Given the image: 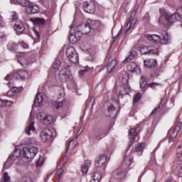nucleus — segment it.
Returning a JSON list of instances; mask_svg holds the SVG:
<instances>
[{
	"label": "nucleus",
	"mask_w": 182,
	"mask_h": 182,
	"mask_svg": "<svg viewBox=\"0 0 182 182\" xmlns=\"http://www.w3.org/2000/svg\"><path fill=\"white\" fill-rule=\"evenodd\" d=\"M181 127H182V122L180 121H178L176 123V126L175 127L173 130L178 132H180V130H181Z\"/></svg>",
	"instance_id": "obj_48"
},
{
	"label": "nucleus",
	"mask_w": 182,
	"mask_h": 182,
	"mask_svg": "<svg viewBox=\"0 0 182 182\" xmlns=\"http://www.w3.org/2000/svg\"><path fill=\"white\" fill-rule=\"evenodd\" d=\"M33 32L36 37H32L33 39H36L37 41H39L41 38V34H39V31H36V28H33Z\"/></svg>",
	"instance_id": "obj_47"
},
{
	"label": "nucleus",
	"mask_w": 182,
	"mask_h": 182,
	"mask_svg": "<svg viewBox=\"0 0 182 182\" xmlns=\"http://www.w3.org/2000/svg\"><path fill=\"white\" fill-rule=\"evenodd\" d=\"M64 103H65V100L55 101V102H52V107H53V109H60V107H62L63 106Z\"/></svg>",
	"instance_id": "obj_34"
},
{
	"label": "nucleus",
	"mask_w": 182,
	"mask_h": 182,
	"mask_svg": "<svg viewBox=\"0 0 182 182\" xmlns=\"http://www.w3.org/2000/svg\"><path fill=\"white\" fill-rule=\"evenodd\" d=\"M166 17L168 23H174L176 21H181L182 9H177L176 12L173 14H171L169 12H166Z\"/></svg>",
	"instance_id": "obj_3"
},
{
	"label": "nucleus",
	"mask_w": 182,
	"mask_h": 182,
	"mask_svg": "<svg viewBox=\"0 0 182 182\" xmlns=\"http://www.w3.org/2000/svg\"><path fill=\"white\" fill-rule=\"evenodd\" d=\"M133 163V152H131L128 156H124V161L122 162V166H131Z\"/></svg>",
	"instance_id": "obj_23"
},
{
	"label": "nucleus",
	"mask_w": 182,
	"mask_h": 182,
	"mask_svg": "<svg viewBox=\"0 0 182 182\" xmlns=\"http://www.w3.org/2000/svg\"><path fill=\"white\" fill-rule=\"evenodd\" d=\"M9 102V101L8 100H4L0 99V107H4V106H6V104Z\"/></svg>",
	"instance_id": "obj_52"
},
{
	"label": "nucleus",
	"mask_w": 182,
	"mask_h": 182,
	"mask_svg": "<svg viewBox=\"0 0 182 182\" xmlns=\"http://www.w3.org/2000/svg\"><path fill=\"white\" fill-rule=\"evenodd\" d=\"M60 66V61L59 60H55L53 64V68H54V70H58Z\"/></svg>",
	"instance_id": "obj_46"
},
{
	"label": "nucleus",
	"mask_w": 182,
	"mask_h": 182,
	"mask_svg": "<svg viewBox=\"0 0 182 182\" xmlns=\"http://www.w3.org/2000/svg\"><path fill=\"white\" fill-rule=\"evenodd\" d=\"M77 38H82V31H80V33L77 35Z\"/></svg>",
	"instance_id": "obj_63"
},
{
	"label": "nucleus",
	"mask_w": 182,
	"mask_h": 182,
	"mask_svg": "<svg viewBox=\"0 0 182 182\" xmlns=\"http://www.w3.org/2000/svg\"><path fill=\"white\" fill-rule=\"evenodd\" d=\"M141 52L144 55H147V53H150L151 55H159V50L156 48H151V47H144L141 50Z\"/></svg>",
	"instance_id": "obj_17"
},
{
	"label": "nucleus",
	"mask_w": 182,
	"mask_h": 182,
	"mask_svg": "<svg viewBox=\"0 0 182 182\" xmlns=\"http://www.w3.org/2000/svg\"><path fill=\"white\" fill-rule=\"evenodd\" d=\"M141 99V94L140 92H138L134 97V101L135 103H137L138 102H140V100Z\"/></svg>",
	"instance_id": "obj_50"
},
{
	"label": "nucleus",
	"mask_w": 182,
	"mask_h": 182,
	"mask_svg": "<svg viewBox=\"0 0 182 182\" xmlns=\"http://www.w3.org/2000/svg\"><path fill=\"white\" fill-rule=\"evenodd\" d=\"M136 11H134L132 12L129 19V21L127 24V26H129V29H132V28H134V26L136 25V22H137V18L134 17V16L136 15Z\"/></svg>",
	"instance_id": "obj_20"
},
{
	"label": "nucleus",
	"mask_w": 182,
	"mask_h": 182,
	"mask_svg": "<svg viewBox=\"0 0 182 182\" xmlns=\"http://www.w3.org/2000/svg\"><path fill=\"white\" fill-rule=\"evenodd\" d=\"M92 166V161L90 160H86L84 165L81 166V170L82 171V176H86L87 171H89V167Z\"/></svg>",
	"instance_id": "obj_24"
},
{
	"label": "nucleus",
	"mask_w": 182,
	"mask_h": 182,
	"mask_svg": "<svg viewBox=\"0 0 182 182\" xmlns=\"http://www.w3.org/2000/svg\"><path fill=\"white\" fill-rule=\"evenodd\" d=\"M159 42H161V43L162 45H167V43H168V42H170V38L168 37V33H167L166 31H164L162 33V38L160 37Z\"/></svg>",
	"instance_id": "obj_28"
},
{
	"label": "nucleus",
	"mask_w": 182,
	"mask_h": 182,
	"mask_svg": "<svg viewBox=\"0 0 182 182\" xmlns=\"http://www.w3.org/2000/svg\"><path fill=\"white\" fill-rule=\"evenodd\" d=\"M146 38L149 39L151 42L154 43H157V42H160V36L156 34H146Z\"/></svg>",
	"instance_id": "obj_27"
},
{
	"label": "nucleus",
	"mask_w": 182,
	"mask_h": 182,
	"mask_svg": "<svg viewBox=\"0 0 182 182\" xmlns=\"http://www.w3.org/2000/svg\"><path fill=\"white\" fill-rule=\"evenodd\" d=\"M104 109L106 116H113V114L117 113V109H116L114 106L107 102L104 105Z\"/></svg>",
	"instance_id": "obj_10"
},
{
	"label": "nucleus",
	"mask_w": 182,
	"mask_h": 182,
	"mask_svg": "<svg viewBox=\"0 0 182 182\" xmlns=\"http://www.w3.org/2000/svg\"><path fill=\"white\" fill-rule=\"evenodd\" d=\"M44 160L45 159L43 158V156H40L36 162L37 166H42L43 164Z\"/></svg>",
	"instance_id": "obj_51"
},
{
	"label": "nucleus",
	"mask_w": 182,
	"mask_h": 182,
	"mask_svg": "<svg viewBox=\"0 0 182 182\" xmlns=\"http://www.w3.org/2000/svg\"><path fill=\"white\" fill-rule=\"evenodd\" d=\"M20 46H22L23 49H28V48H29V46L23 41L20 43Z\"/></svg>",
	"instance_id": "obj_55"
},
{
	"label": "nucleus",
	"mask_w": 182,
	"mask_h": 182,
	"mask_svg": "<svg viewBox=\"0 0 182 182\" xmlns=\"http://www.w3.org/2000/svg\"><path fill=\"white\" fill-rule=\"evenodd\" d=\"M69 160V158L68 157V156H65L63 161V164H65V163H68V161Z\"/></svg>",
	"instance_id": "obj_61"
},
{
	"label": "nucleus",
	"mask_w": 182,
	"mask_h": 182,
	"mask_svg": "<svg viewBox=\"0 0 182 182\" xmlns=\"http://www.w3.org/2000/svg\"><path fill=\"white\" fill-rule=\"evenodd\" d=\"M56 136V131L53 129L43 128L40 133V138L43 143L50 141L52 137Z\"/></svg>",
	"instance_id": "obj_2"
},
{
	"label": "nucleus",
	"mask_w": 182,
	"mask_h": 182,
	"mask_svg": "<svg viewBox=\"0 0 182 182\" xmlns=\"http://www.w3.org/2000/svg\"><path fill=\"white\" fill-rule=\"evenodd\" d=\"M106 156L100 155L95 160V167L100 168V167H103L106 164Z\"/></svg>",
	"instance_id": "obj_14"
},
{
	"label": "nucleus",
	"mask_w": 182,
	"mask_h": 182,
	"mask_svg": "<svg viewBox=\"0 0 182 182\" xmlns=\"http://www.w3.org/2000/svg\"><path fill=\"white\" fill-rule=\"evenodd\" d=\"M0 25L1 26H5V22L4 21V18L0 16Z\"/></svg>",
	"instance_id": "obj_59"
},
{
	"label": "nucleus",
	"mask_w": 182,
	"mask_h": 182,
	"mask_svg": "<svg viewBox=\"0 0 182 182\" xmlns=\"http://www.w3.org/2000/svg\"><path fill=\"white\" fill-rule=\"evenodd\" d=\"M14 25V30L17 32L18 35L23 33L25 31V26H23V23L21 21L16 22Z\"/></svg>",
	"instance_id": "obj_19"
},
{
	"label": "nucleus",
	"mask_w": 182,
	"mask_h": 182,
	"mask_svg": "<svg viewBox=\"0 0 182 182\" xmlns=\"http://www.w3.org/2000/svg\"><path fill=\"white\" fill-rule=\"evenodd\" d=\"M144 65L150 69L155 68L157 65V60L147 59L144 61Z\"/></svg>",
	"instance_id": "obj_25"
},
{
	"label": "nucleus",
	"mask_w": 182,
	"mask_h": 182,
	"mask_svg": "<svg viewBox=\"0 0 182 182\" xmlns=\"http://www.w3.org/2000/svg\"><path fill=\"white\" fill-rule=\"evenodd\" d=\"M117 65V60H111L107 65V73H112V72H113V69L116 68Z\"/></svg>",
	"instance_id": "obj_26"
},
{
	"label": "nucleus",
	"mask_w": 182,
	"mask_h": 182,
	"mask_svg": "<svg viewBox=\"0 0 182 182\" xmlns=\"http://www.w3.org/2000/svg\"><path fill=\"white\" fill-rule=\"evenodd\" d=\"M161 106H163V103L161 102L159 106L157 107H156L151 112V114H156V113H157L159 109H160V107H161Z\"/></svg>",
	"instance_id": "obj_53"
},
{
	"label": "nucleus",
	"mask_w": 182,
	"mask_h": 182,
	"mask_svg": "<svg viewBox=\"0 0 182 182\" xmlns=\"http://www.w3.org/2000/svg\"><path fill=\"white\" fill-rule=\"evenodd\" d=\"M177 134H178V132L176 131V129H173L172 133L171 134V139H174L177 136Z\"/></svg>",
	"instance_id": "obj_54"
},
{
	"label": "nucleus",
	"mask_w": 182,
	"mask_h": 182,
	"mask_svg": "<svg viewBox=\"0 0 182 182\" xmlns=\"http://www.w3.org/2000/svg\"><path fill=\"white\" fill-rule=\"evenodd\" d=\"M6 42V34L5 33H0V45Z\"/></svg>",
	"instance_id": "obj_45"
},
{
	"label": "nucleus",
	"mask_w": 182,
	"mask_h": 182,
	"mask_svg": "<svg viewBox=\"0 0 182 182\" xmlns=\"http://www.w3.org/2000/svg\"><path fill=\"white\" fill-rule=\"evenodd\" d=\"M77 33H80V31H75V27H71L70 36L69 41L70 43H76L77 42Z\"/></svg>",
	"instance_id": "obj_18"
},
{
	"label": "nucleus",
	"mask_w": 182,
	"mask_h": 182,
	"mask_svg": "<svg viewBox=\"0 0 182 182\" xmlns=\"http://www.w3.org/2000/svg\"><path fill=\"white\" fill-rule=\"evenodd\" d=\"M174 172L178 177H182V164H178L174 169Z\"/></svg>",
	"instance_id": "obj_36"
},
{
	"label": "nucleus",
	"mask_w": 182,
	"mask_h": 182,
	"mask_svg": "<svg viewBox=\"0 0 182 182\" xmlns=\"http://www.w3.org/2000/svg\"><path fill=\"white\" fill-rule=\"evenodd\" d=\"M21 182H28V178H23L21 181Z\"/></svg>",
	"instance_id": "obj_64"
},
{
	"label": "nucleus",
	"mask_w": 182,
	"mask_h": 182,
	"mask_svg": "<svg viewBox=\"0 0 182 182\" xmlns=\"http://www.w3.org/2000/svg\"><path fill=\"white\" fill-rule=\"evenodd\" d=\"M122 82L126 85L125 87H124V92L123 91H120L119 92V95H126V93H127V90H129V86L127 85H129V81L127 80V79L123 77L122 78Z\"/></svg>",
	"instance_id": "obj_38"
},
{
	"label": "nucleus",
	"mask_w": 182,
	"mask_h": 182,
	"mask_svg": "<svg viewBox=\"0 0 182 182\" xmlns=\"http://www.w3.org/2000/svg\"><path fill=\"white\" fill-rule=\"evenodd\" d=\"M127 70L128 72H132V73H140V68L137 66V64L136 63H129L127 66Z\"/></svg>",
	"instance_id": "obj_16"
},
{
	"label": "nucleus",
	"mask_w": 182,
	"mask_h": 182,
	"mask_svg": "<svg viewBox=\"0 0 182 182\" xmlns=\"http://www.w3.org/2000/svg\"><path fill=\"white\" fill-rule=\"evenodd\" d=\"M19 18H18V14L16 12L14 11L11 15V23L12 25L16 23V22H19Z\"/></svg>",
	"instance_id": "obj_40"
},
{
	"label": "nucleus",
	"mask_w": 182,
	"mask_h": 182,
	"mask_svg": "<svg viewBox=\"0 0 182 182\" xmlns=\"http://www.w3.org/2000/svg\"><path fill=\"white\" fill-rule=\"evenodd\" d=\"M21 153H22L21 151H14L12 156H9L7 160L6 161V163L4 165L3 170H6V168H9L11 166H12L15 161L19 158V156H21Z\"/></svg>",
	"instance_id": "obj_5"
},
{
	"label": "nucleus",
	"mask_w": 182,
	"mask_h": 182,
	"mask_svg": "<svg viewBox=\"0 0 182 182\" xmlns=\"http://www.w3.org/2000/svg\"><path fill=\"white\" fill-rule=\"evenodd\" d=\"M92 22V20L89 19L87 21V23L85 24L84 27V33H90L92 29H93V27L90 25Z\"/></svg>",
	"instance_id": "obj_32"
},
{
	"label": "nucleus",
	"mask_w": 182,
	"mask_h": 182,
	"mask_svg": "<svg viewBox=\"0 0 182 182\" xmlns=\"http://www.w3.org/2000/svg\"><path fill=\"white\" fill-rule=\"evenodd\" d=\"M165 182H176V181L173 178H169V179H167Z\"/></svg>",
	"instance_id": "obj_62"
},
{
	"label": "nucleus",
	"mask_w": 182,
	"mask_h": 182,
	"mask_svg": "<svg viewBox=\"0 0 182 182\" xmlns=\"http://www.w3.org/2000/svg\"><path fill=\"white\" fill-rule=\"evenodd\" d=\"M37 119L39 122L44 124L45 126H49V124H52L53 122V117L46 112H40L37 115Z\"/></svg>",
	"instance_id": "obj_4"
},
{
	"label": "nucleus",
	"mask_w": 182,
	"mask_h": 182,
	"mask_svg": "<svg viewBox=\"0 0 182 182\" xmlns=\"http://www.w3.org/2000/svg\"><path fill=\"white\" fill-rule=\"evenodd\" d=\"M144 19H150V14L149 13H146L145 15L144 16Z\"/></svg>",
	"instance_id": "obj_60"
},
{
	"label": "nucleus",
	"mask_w": 182,
	"mask_h": 182,
	"mask_svg": "<svg viewBox=\"0 0 182 182\" xmlns=\"http://www.w3.org/2000/svg\"><path fill=\"white\" fill-rule=\"evenodd\" d=\"M143 150H144V144L143 143H137L136 144V151L138 156H141L143 154Z\"/></svg>",
	"instance_id": "obj_30"
},
{
	"label": "nucleus",
	"mask_w": 182,
	"mask_h": 182,
	"mask_svg": "<svg viewBox=\"0 0 182 182\" xmlns=\"http://www.w3.org/2000/svg\"><path fill=\"white\" fill-rule=\"evenodd\" d=\"M69 114V112H68V111H66L65 113H61L60 114V117H62V119L66 117V116H68Z\"/></svg>",
	"instance_id": "obj_58"
},
{
	"label": "nucleus",
	"mask_w": 182,
	"mask_h": 182,
	"mask_svg": "<svg viewBox=\"0 0 182 182\" xmlns=\"http://www.w3.org/2000/svg\"><path fill=\"white\" fill-rule=\"evenodd\" d=\"M39 151V149L35 146L29 145L28 146H26L23 149L21 152V159L23 161H31L35 159L36 154Z\"/></svg>",
	"instance_id": "obj_1"
},
{
	"label": "nucleus",
	"mask_w": 182,
	"mask_h": 182,
	"mask_svg": "<svg viewBox=\"0 0 182 182\" xmlns=\"http://www.w3.org/2000/svg\"><path fill=\"white\" fill-rule=\"evenodd\" d=\"M31 21L33 23L34 25H42L45 23V20L41 18H31Z\"/></svg>",
	"instance_id": "obj_37"
},
{
	"label": "nucleus",
	"mask_w": 182,
	"mask_h": 182,
	"mask_svg": "<svg viewBox=\"0 0 182 182\" xmlns=\"http://www.w3.org/2000/svg\"><path fill=\"white\" fill-rule=\"evenodd\" d=\"M136 50H132L128 57H126V58L123 60V63H127L128 62H130V60H133L134 58H136Z\"/></svg>",
	"instance_id": "obj_33"
},
{
	"label": "nucleus",
	"mask_w": 182,
	"mask_h": 182,
	"mask_svg": "<svg viewBox=\"0 0 182 182\" xmlns=\"http://www.w3.org/2000/svg\"><path fill=\"white\" fill-rule=\"evenodd\" d=\"M17 2L21 6H28L31 1L29 0H17Z\"/></svg>",
	"instance_id": "obj_44"
},
{
	"label": "nucleus",
	"mask_w": 182,
	"mask_h": 182,
	"mask_svg": "<svg viewBox=\"0 0 182 182\" xmlns=\"http://www.w3.org/2000/svg\"><path fill=\"white\" fill-rule=\"evenodd\" d=\"M36 131V129L35 128V122L30 119L28 122V126L25 130V132L26 134H28V136H31V134H32V133H35Z\"/></svg>",
	"instance_id": "obj_13"
},
{
	"label": "nucleus",
	"mask_w": 182,
	"mask_h": 182,
	"mask_svg": "<svg viewBox=\"0 0 182 182\" xmlns=\"http://www.w3.org/2000/svg\"><path fill=\"white\" fill-rule=\"evenodd\" d=\"M85 130V126H82L77 132V134H80Z\"/></svg>",
	"instance_id": "obj_57"
},
{
	"label": "nucleus",
	"mask_w": 182,
	"mask_h": 182,
	"mask_svg": "<svg viewBox=\"0 0 182 182\" xmlns=\"http://www.w3.org/2000/svg\"><path fill=\"white\" fill-rule=\"evenodd\" d=\"M140 130V125L136 124L135 128H132L129 130V137L131 141H134L136 137H137V132Z\"/></svg>",
	"instance_id": "obj_15"
},
{
	"label": "nucleus",
	"mask_w": 182,
	"mask_h": 182,
	"mask_svg": "<svg viewBox=\"0 0 182 182\" xmlns=\"http://www.w3.org/2000/svg\"><path fill=\"white\" fill-rule=\"evenodd\" d=\"M126 166L125 167H119L112 173V178L117 180V181H122V180H124L126 178Z\"/></svg>",
	"instance_id": "obj_7"
},
{
	"label": "nucleus",
	"mask_w": 182,
	"mask_h": 182,
	"mask_svg": "<svg viewBox=\"0 0 182 182\" xmlns=\"http://www.w3.org/2000/svg\"><path fill=\"white\" fill-rule=\"evenodd\" d=\"M26 11L27 14H38L39 12V6L30 1V4L26 6Z\"/></svg>",
	"instance_id": "obj_12"
},
{
	"label": "nucleus",
	"mask_w": 182,
	"mask_h": 182,
	"mask_svg": "<svg viewBox=\"0 0 182 182\" xmlns=\"http://www.w3.org/2000/svg\"><path fill=\"white\" fill-rule=\"evenodd\" d=\"M66 56L73 63H77L79 62V54L73 47H70L67 49Z\"/></svg>",
	"instance_id": "obj_6"
},
{
	"label": "nucleus",
	"mask_w": 182,
	"mask_h": 182,
	"mask_svg": "<svg viewBox=\"0 0 182 182\" xmlns=\"http://www.w3.org/2000/svg\"><path fill=\"white\" fill-rule=\"evenodd\" d=\"M18 62L21 65V66H28L31 62L28 59V56L23 53L21 54L20 58H18Z\"/></svg>",
	"instance_id": "obj_22"
},
{
	"label": "nucleus",
	"mask_w": 182,
	"mask_h": 182,
	"mask_svg": "<svg viewBox=\"0 0 182 182\" xmlns=\"http://www.w3.org/2000/svg\"><path fill=\"white\" fill-rule=\"evenodd\" d=\"M57 174L58 176V179L57 180V182H59L60 181V177H62V174H63V168H60L57 171Z\"/></svg>",
	"instance_id": "obj_49"
},
{
	"label": "nucleus",
	"mask_w": 182,
	"mask_h": 182,
	"mask_svg": "<svg viewBox=\"0 0 182 182\" xmlns=\"http://www.w3.org/2000/svg\"><path fill=\"white\" fill-rule=\"evenodd\" d=\"M140 88L142 89L143 92L147 90V81H146V77L141 76V81L139 82Z\"/></svg>",
	"instance_id": "obj_31"
},
{
	"label": "nucleus",
	"mask_w": 182,
	"mask_h": 182,
	"mask_svg": "<svg viewBox=\"0 0 182 182\" xmlns=\"http://www.w3.org/2000/svg\"><path fill=\"white\" fill-rule=\"evenodd\" d=\"M159 25H166L167 23V17L166 16V12L163 13L158 20Z\"/></svg>",
	"instance_id": "obj_35"
},
{
	"label": "nucleus",
	"mask_w": 182,
	"mask_h": 182,
	"mask_svg": "<svg viewBox=\"0 0 182 182\" xmlns=\"http://www.w3.org/2000/svg\"><path fill=\"white\" fill-rule=\"evenodd\" d=\"M13 76L14 77V79H22V80H23L25 79H29V73L25 70H21L14 73Z\"/></svg>",
	"instance_id": "obj_11"
},
{
	"label": "nucleus",
	"mask_w": 182,
	"mask_h": 182,
	"mask_svg": "<svg viewBox=\"0 0 182 182\" xmlns=\"http://www.w3.org/2000/svg\"><path fill=\"white\" fill-rule=\"evenodd\" d=\"M82 8L87 14H95L96 6L93 1H85L83 3Z\"/></svg>",
	"instance_id": "obj_9"
},
{
	"label": "nucleus",
	"mask_w": 182,
	"mask_h": 182,
	"mask_svg": "<svg viewBox=\"0 0 182 182\" xmlns=\"http://www.w3.org/2000/svg\"><path fill=\"white\" fill-rule=\"evenodd\" d=\"M3 178H1V182H9L11 181V177L9 176V173L8 172H4Z\"/></svg>",
	"instance_id": "obj_42"
},
{
	"label": "nucleus",
	"mask_w": 182,
	"mask_h": 182,
	"mask_svg": "<svg viewBox=\"0 0 182 182\" xmlns=\"http://www.w3.org/2000/svg\"><path fill=\"white\" fill-rule=\"evenodd\" d=\"M4 80H6L7 82H5L8 86H11L9 85H14L15 83L16 78L14 76V74H9L7 76L4 77Z\"/></svg>",
	"instance_id": "obj_29"
},
{
	"label": "nucleus",
	"mask_w": 182,
	"mask_h": 182,
	"mask_svg": "<svg viewBox=\"0 0 182 182\" xmlns=\"http://www.w3.org/2000/svg\"><path fill=\"white\" fill-rule=\"evenodd\" d=\"M16 48H18V43L15 42L9 43L7 45V49L10 51L16 50Z\"/></svg>",
	"instance_id": "obj_39"
},
{
	"label": "nucleus",
	"mask_w": 182,
	"mask_h": 182,
	"mask_svg": "<svg viewBox=\"0 0 182 182\" xmlns=\"http://www.w3.org/2000/svg\"><path fill=\"white\" fill-rule=\"evenodd\" d=\"M92 178L95 182H99L100 178H102V174L98 172L94 173L92 174Z\"/></svg>",
	"instance_id": "obj_43"
},
{
	"label": "nucleus",
	"mask_w": 182,
	"mask_h": 182,
	"mask_svg": "<svg viewBox=\"0 0 182 182\" xmlns=\"http://www.w3.org/2000/svg\"><path fill=\"white\" fill-rule=\"evenodd\" d=\"M177 157L180 161H182V143L177 149Z\"/></svg>",
	"instance_id": "obj_41"
},
{
	"label": "nucleus",
	"mask_w": 182,
	"mask_h": 182,
	"mask_svg": "<svg viewBox=\"0 0 182 182\" xmlns=\"http://www.w3.org/2000/svg\"><path fill=\"white\" fill-rule=\"evenodd\" d=\"M43 103V95L41 92H38L34 100V106L36 107H41Z\"/></svg>",
	"instance_id": "obj_21"
},
{
	"label": "nucleus",
	"mask_w": 182,
	"mask_h": 182,
	"mask_svg": "<svg viewBox=\"0 0 182 182\" xmlns=\"http://www.w3.org/2000/svg\"><path fill=\"white\" fill-rule=\"evenodd\" d=\"M109 134V131L105 129H98L94 132V139L95 140H102L104 137H106Z\"/></svg>",
	"instance_id": "obj_8"
},
{
	"label": "nucleus",
	"mask_w": 182,
	"mask_h": 182,
	"mask_svg": "<svg viewBox=\"0 0 182 182\" xmlns=\"http://www.w3.org/2000/svg\"><path fill=\"white\" fill-rule=\"evenodd\" d=\"M160 85V84L159 83H156V82H151V83H149L148 84V86H151V87H156V86H159Z\"/></svg>",
	"instance_id": "obj_56"
}]
</instances>
